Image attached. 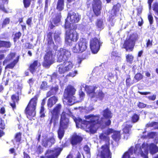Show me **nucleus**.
Listing matches in <instances>:
<instances>
[{
    "instance_id": "nucleus-1",
    "label": "nucleus",
    "mask_w": 158,
    "mask_h": 158,
    "mask_svg": "<svg viewBox=\"0 0 158 158\" xmlns=\"http://www.w3.org/2000/svg\"><path fill=\"white\" fill-rule=\"evenodd\" d=\"M102 115L103 118H100L99 116L89 115L85 116L87 120H82L81 118L74 119L77 127L84 129L86 131L91 133H95L99 126L102 127L105 124L110 125L111 123L110 119L112 118L113 114L111 111L107 109L103 110Z\"/></svg>"
},
{
    "instance_id": "nucleus-2",
    "label": "nucleus",
    "mask_w": 158,
    "mask_h": 158,
    "mask_svg": "<svg viewBox=\"0 0 158 158\" xmlns=\"http://www.w3.org/2000/svg\"><path fill=\"white\" fill-rule=\"evenodd\" d=\"M58 62H64L63 65L59 66L58 71L60 73L63 74L71 70L73 65L70 61L71 54L68 50L61 48L56 52Z\"/></svg>"
},
{
    "instance_id": "nucleus-3",
    "label": "nucleus",
    "mask_w": 158,
    "mask_h": 158,
    "mask_svg": "<svg viewBox=\"0 0 158 158\" xmlns=\"http://www.w3.org/2000/svg\"><path fill=\"white\" fill-rule=\"evenodd\" d=\"M148 150L150 154L153 155L158 152V148L153 143L149 145L143 143L141 147L140 145L137 144L136 145L135 152L137 154L140 153L141 156L144 158H148L147 155Z\"/></svg>"
},
{
    "instance_id": "nucleus-4",
    "label": "nucleus",
    "mask_w": 158,
    "mask_h": 158,
    "mask_svg": "<svg viewBox=\"0 0 158 158\" xmlns=\"http://www.w3.org/2000/svg\"><path fill=\"white\" fill-rule=\"evenodd\" d=\"M76 91V89L71 85L68 86L65 89L64 97V99L67 101V104L72 105L77 102L76 100V98L74 96Z\"/></svg>"
},
{
    "instance_id": "nucleus-5",
    "label": "nucleus",
    "mask_w": 158,
    "mask_h": 158,
    "mask_svg": "<svg viewBox=\"0 0 158 158\" xmlns=\"http://www.w3.org/2000/svg\"><path fill=\"white\" fill-rule=\"evenodd\" d=\"M37 100V98L36 97L31 99L26 108L25 112L28 118H29L30 116L34 117L36 113L35 110Z\"/></svg>"
},
{
    "instance_id": "nucleus-6",
    "label": "nucleus",
    "mask_w": 158,
    "mask_h": 158,
    "mask_svg": "<svg viewBox=\"0 0 158 158\" xmlns=\"http://www.w3.org/2000/svg\"><path fill=\"white\" fill-rule=\"evenodd\" d=\"M66 42L69 45L72 44V41L76 42L79 38L78 34L73 29L66 30Z\"/></svg>"
},
{
    "instance_id": "nucleus-7",
    "label": "nucleus",
    "mask_w": 158,
    "mask_h": 158,
    "mask_svg": "<svg viewBox=\"0 0 158 158\" xmlns=\"http://www.w3.org/2000/svg\"><path fill=\"white\" fill-rule=\"evenodd\" d=\"M138 38V35L136 34H133L131 35L130 37L125 42L123 47L127 51H132L135 44V41Z\"/></svg>"
},
{
    "instance_id": "nucleus-8",
    "label": "nucleus",
    "mask_w": 158,
    "mask_h": 158,
    "mask_svg": "<svg viewBox=\"0 0 158 158\" xmlns=\"http://www.w3.org/2000/svg\"><path fill=\"white\" fill-rule=\"evenodd\" d=\"M97 158H111V153L109 150V145L106 144L98 150Z\"/></svg>"
},
{
    "instance_id": "nucleus-9",
    "label": "nucleus",
    "mask_w": 158,
    "mask_h": 158,
    "mask_svg": "<svg viewBox=\"0 0 158 158\" xmlns=\"http://www.w3.org/2000/svg\"><path fill=\"white\" fill-rule=\"evenodd\" d=\"M61 108V105L57 104L53 110L51 111L52 117L50 121V124L53 123L54 125L55 126L56 123L58 122Z\"/></svg>"
},
{
    "instance_id": "nucleus-10",
    "label": "nucleus",
    "mask_w": 158,
    "mask_h": 158,
    "mask_svg": "<svg viewBox=\"0 0 158 158\" xmlns=\"http://www.w3.org/2000/svg\"><path fill=\"white\" fill-rule=\"evenodd\" d=\"M54 56V52L52 50H50L47 52L44 57L43 66L45 67H48L52 64Z\"/></svg>"
},
{
    "instance_id": "nucleus-11",
    "label": "nucleus",
    "mask_w": 158,
    "mask_h": 158,
    "mask_svg": "<svg viewBox=\"0 0 158 158\" xmlns=\"http://www.w3.org/2000/svg\"><path fill=\"white\" fill-rule=\"evenodd\" d=\"M101 45L99 39L95 38L91 40L90 46L92 52L94 54L97 53Z\"/></svg>"
},
{
    "instance_id": "nucleus-12",
    "label": "nucleus",
    "mask_w": 158,
    "mask_h": 158,
    "mask_svg": "<svg viewBox=\"0 0 158 158\" xmlns=\"http://www.w3.org/2000/svg\"><path fill=\"white\" fill-rule=\"evenodd\" d=\"M93 11L97 16L100 15L102 9V2L100 0H93L92 2Z\"/></svg>"
},
{
    "instance_id": "nucleus-13",
    "label": "nucleus",
    "mask_w": 158,
    "mask_h": 158,
    "mask_svg": "<svg viewBox=\"0 0 158 158\" xmlns=\"http://www.w3.org/2000/svg\"><path fill=\"white\" fill-rule=\"evenodd\" d=\"M62 149L60 148H55L54 150H48L45 153V158H55L59 155Z\"/></svg>"
},
{
    "instance_id": "nucleus-14",
    "label": "nucleus",
    "mask_w": 158,
    "mask_h": 158,
    "mask_svg": "<svg viewBox=\"0 0 158 158\" xmlns=\"http://www.w3.org/2000/svg\"><path fill=\"white\" fill-rule=\"evenodd\" d=\"M98 89L96 90V91L94 94H91V100L94 102H96L98 99L100 100H102L105 96L104 93L102 91L101 89H100L98 87Z\"/></svg>"
},
{
    "instance_id": "nucleus-15",
    "label": "nucleus",
    "mask_w": 158,
    "mask_h": 158,
    "mask_svg": "<svg viewBox=\"0 0 158 158\" xmlns=\"http://www.w3.org/2000/svg\"><path fill=\"white\" fill-rule=\"evenodd\" d=\"M65 113L63 111L62 114L59 127L64 130L67 128L69 124V119L65 117Z\"/></svg>"
},
{
    "instance_id": "nucleus-16",
    "label": "nucleus",
    "mask_w": 158,
    "mask_h": 158,
    "mask_svg": "<svg viewBox=\"0 0 158 158\" xmlns=\"http://www.w3.org/2000/svg\"><path fill=\"white\" fill-rule=\"evenodd\" d=\"M81 19V16L78 13L71 12L68 13L67 20H69L71 23H78Z\"/></svg>"
},
{
    "instance_id": "nucleus-17",
    "label": "nucleus",
    "mask_w": 158,
    "mask_h": 158,
    "mask_svg": "<svg viewBox=\"0 0 158 158\" xmlns=\"http://www.w3.org/2000/svg\"><path fill=\"white\" fill-rule=\"evenodd\" d=\"M81 86L85 88V90L89 94V96L91 98V94H94L95 91L98 88V86H87L85 84H83Z\"/></svg>"
},
{
    "instance_id": "nucleus-18",
    "label": "nucleus",
    "mask_w": 158,
    "mask_h": 158,
    "mask_svg": "<svg viewBox=\"0 0 158 158\" xmlns=\"http://www.w3.org/2000/svg\"><path fill=\"white\" fill-rule=\"evenodd\" d=\"M81 53L85 51L87 47V43L85 39L81 38L78 42Z\"/></svg>"
},
{
    "instance_id": "nucleus-19",
    "label": "nucleus",
    "mask_w": 158,
    "mask_h": 158,
    "mask_svg": "<svg viewBox=\"0 0 158 158\" xmlns=\"http://www.w3.org/2000/svg\"><path fill=\"white\" fill-rule=\"evenodd\" d=\"M82 139V138L81 136L75 133L72 135L71 138L72 144L73 145H75L81 142Z\"/></svg>"
},
{
    "instance_id": "nucleus-20",
    "label": "nucleus",
    "mask_w": 158,
    "mask_h": 158,
    "mask_svg": "<svg viewBox=\"0 0 158 158\" xmlns=\"http://www.w3.org/2000/svg\"><path fill=\"white\" fill-rule=\"evenodd\" d=\"M61 15L59 14L56 16L51 21L50 24L49 25V27L51 29H52L55 27V25H57L60 22Z\"/></svg>"
},
{
    "instance_id": "nucleus-21",
    "label": "nucleus",
    "mask_w": 158,
    "mask_h": 158,
    "mask_svg": "<svg viewBox=\"0 0 158 158\" xmlns=\"http://www.w3.org/2000/svg\"><path fill=\"white\" fill-rule=\"evenodd\" d=\"M40 66V63L38 60H35L31 64L29 67L30 71L33 73L36 72L37 69H39Z\"/></svg>"
},
{
    "instance_id": "nucleus-22",
    "label": "nucleus",
    "mask_w": 158,
    "mask_h": 158,
    "mask_svg": "<svg viewBox=\"0 0 158 158\" xmlns=\"http://www.w3.org/2000/svg\"><path fill=\"white\" fill-rule=\"evenodd\" d=\"M136 149V146L135 148L133 147H131L129 150L128 151L125 153L123 155L122 158H129L130 156L132 155L134 153L135 155H138L140 153L137 154L135 152V149Z\"/></svg>"
},
{
    "instance_id": "nucleus-23",
    "label": "nucleus",
    "mask_w": 158,
    "mask_h": 158,
    "mask_svg": "<svg viewBox=\"0 0 158 158\" xmlns=\"http://www.w3.org/2000/svg\"><path fill=\"white\" fill-rule=\"evenodd\" d=\"M55 142V140L54 138L51 137L48 139L46 141L43 142V145L45 147H50Z\"/></svg>"
},
{
    "instance_id": "nucleus-24",
    "label": "nucleus",
    "mask_w": 158,
    "mask_h": 158,
    "mask_svg": "<svg viewBox=\"0 0 158 158\" xmlns=\"http://www.w3.org/2000/svg\"><path fill=\"white\" fill-rule=\"evenodd\" d=\"M57 98L53 96L49 98L48 101L47 105L48 107H51L56 104L57 101Z\"/></svg>"
},
{
    "instance_id": "nucleus-25",
    "label": "nucleus",
    "mask_w": 158,
    "mask_h": 158,
    "mask_svg": "<svg viewBox=\"0 0 158 158\" xmlns=\"http://www.w3.org/2000/svg\"><path fill=\"white\" fill-rule=\"evenodd\" d=\"M11 99L12 102H10V105L13 109H14L16 107V102L19 101V96L18 95H13L11 97Z\"/></svg>"
},
{
    "instance_id": "nucleus-26",
    "label": "nucleus",
    "mask_w": 158,
    "mask_h": 158,
    "mask_svg": "<svg viewBox=\"0 0 158 158\" xmlns=\"http://www.w3.org/2000/svg\"><path fill=\"white\" fill-rule=\"evenodd\" d=\"M15 56V54L14 52H11L9 54H8L5 59L3 62V64H6L7 63L9 62L10 61L13 59Z\"/></svg>"
},
{
    "instance_id": "nucleus-27",
    "label": "nucleus",
    "mask_w": 158,
    "mask_h": 158,
    "mask_svg": "<svg viewBox=\"0 0 158 158\" xmlns=\"http://www.w3.org/2000/svg\"><path fill=\"white\" fill-rule=\"evenodd\" d=\"M123 132L126 134L128 133L129 130L132 127V125L130 123H124L123 125Z\"/></svg>"
},
{
    "instance_id": "nucleus-28",
    "label": "nucleus",
    "mask_w": 158,
    "mask_h": 158,
    "mask_svg": "<svg viewBox=\"0 0 158 158\" xmlns=\"http://www.w3.org/2000/svg\"><path fill=\"white\" fill-rule=\"evenodd\" d=\"M64 0H58L56 9L59 11H61L64 9Z\"/></svg>"
},
{
    "instance_id": "nucleus-29",
    "label": "nucleus",
    "mask_w": 158,
    "mask_h": 158,
    "mask_svg": "<svg viewBox=\"0 0 158 158\" xmlns=\"http://www.w3.org/2000/svg\"><path fill=\"white\" fill-rule=\"evenodd\" d=\"M19 56H18L10 64H8L6 67L5 69H12L19 61Z\"/></svg>"
},
{
    "instance_id": "nucleus-30",
    "label": "nucleus",
    "mask_w": 158,
    "mask_h": 158,
    "mask_svg": "<svg viewBox=\"0 0 158 158\" xmlns=\"http://www.w3.org/2000/svg\"><path fill=\"white\" fill-rule=\"evenodd\" d=\"M58 86H56L52 88L51 90L49 91L47 94V97H49L52 95L55 94L58 90Z\"/></svg>"
},
{
    "instance_id": "nucleus-31",
    "label": "nucleus",
    "mask_w": 158,
    "mask_h": 158,
    "mask_svg": "<svg viewBox=\"0 0 158 158\" xmlns=\"http://www.w3.org/2000/svg\"><path fill=\"white\" fill-rule=\"evenodd\" d=\"M120 135L119 132L115 131L114 132L113 135H112V138L115 141H118L120 139Z\"/></svg>"
},
{
    "instance_id": "nucleus-32",
    "label": "nucleus",
    "mask_w": 158,
    "mask_h": 158,
    "mask_svg": "<svg viewBox=\"0 0 158 158\" xmlns=\"http://www.w3.org/2000/svg\"><path fill=\"white\" fill-rule=\"evenodd\" d=\"M65 131L64 130L59 128L57 131L58 137L61 140L64 136Z\"/></svg>"
},
{
    "instance_id": "nucleus-33",
    "label": "nucleus",
    "mask_w": 158,
    "mask_h": 158,
    "mask_svg": "<svg viewBox=\"0 0 158 158\" xmlns=\"http://www.w3.org/2000/svg\"><path fill=\"white\" fill-rule=\"evenodd\" d=\"M11 44L10 42L0 41V47H5L7 48L10 47Z\"/></svg>"
},
{
    "instance_id": "nucleus-34",
    "label": "nucleus",
    "mask_w": 158,
    "mask_h": 158,
    "mask_svg": "<svg viewBox=\"0 0 158 158\" xmlns=\"http://www.w3.org/2000/svg\"><path fill=\"white\" fill-rule=\"evenodd\" d=\"M79 47V44L78 42V43L72 48L73 52L76 53H81L80 48Z\"/></svg>"
},
{
    "instance_id": "nucleus-35",
    "label": "nucleus",
    "mask_w": 158,
    "mask_h": 158,
    "mask_svg": "<svg viewBox=\"0 0 158 158\" xmlns=\"http://www.w3.org/2000/svg\"><path fill=\"white\" fill-rule=\"evenodd\" d=\"M98 69V67H96L94 69L93 71V76H94L96 75L97 77H99V76H100L101 74H102V72H99Z\"/></svg>"
},
{
    "instance_id": "nucleus-36",
    "label": "nucleus",
    "mask_w": 158,
    "mask_h": 158,
    "mask_svg": "<svg viewBox=\"0 0 158 158\" xmlns=\"http://www.w3.org/2000/svg\"><path fill=\"white\" fill-rule=\"evenodd\" d=\"M153 10L155 15L158 16V3L156 2L153 5Z\"/></svg>"
},
{
    "instance_id": "nucleus-37",
    "label": "nucleus",
    "mask_w": 158,
    "mask_h": 158,
    "mask_svg": "<svg viewBox=\"0 0 158 158\" xmlns=\"http://www.w3.org/2000/svg\"><path fill=\"white\" fill-rule=\"evenodd\" d=\"M96 25L98 28L102 29L103 28V22L102 20L98 19L97 21Z\"/></svg>"
},
{
    "instance_id": "nucleus-38",
    "label": "nucleus",
    "mask_w": 158,
    "mask_h": 158,
    "mask_svg": "<svg viewBox=\"0 0 158 158\" xmlns=\"http://www.w3.org/2000/svg\"><path fill=\"white\" fill-rule=\"evenodd\" d=\"M126 57L127 61L131 63L133 60V56L132 55L128 54L127 55Z\"/></svg>"
},
{
    "instance_id": "nucleus-39",
    "label": "nucleus",
    "mask_w": 158,
    "mask_h": 158,
    "mask_svg": "<svg viewBox=\"0 0 158 158\" xmlns=\"http://www.w3.org/2000/svg\"><path fill=\"white\" fill-rule=\"evenodd\" d=\"M104 131L105 134H106V135H109L112 133H113L114 134V132L115 131L114 130L111 128H108Z\"/></svg>"
},
{
    "instance_id": "nucleus-40",
    "label": "nucleus",
    "mask_w": 158,
    "mask_h": 158,
    "mask_svg": "<svg viewBox=\"0 0 158 158\" xmlns=\"http://www.w3.org/2000/svg\"><path fill=\"white\" fill-rule=\"evenodd\" d=\"M48 87L47 82L45 81L43 82L40 85V88L41 89L45 90Z\"/></svg>"
},
{
    "instance_id": "nucleus-41",
    "label": "nucleus",
    "mask_w": 158,
    "mask_h": 158,
    "mask_svg": "<svg viewBox=\"0 0 158 158\" xmlns=\"http://www.w3.org/2000/svg\"><path fill=\"white\" fill-rule=\"evenodd\" d=\"M21 139V134L18 133L16 134L15 137V139L17 142H19Z\"/></svg>"
},
{
    "instance_id": "nucleus-42",
    "label": "nucleus",
    "mask_w": 158,
    "mask_h": 158,
    "mask_svg": "<svg viewBox=\"0 0 158 158\" xmlns=\"http://www.w3.org/2000/svg\"><path fill=\"white\" fill-rule=\"evenodd\" d=\"M115 20L113 18H110L108 22V25L109 27H112L114 25Z\"/></svg>"
},
{
    "instance_id": "nucleus-43",
    "label": "nucleus",
    "mask_w": 158,
    "mask_h": 158,
    "mask_svg": "<svg viewBox=\"0 0 158 158\" xmlns=\"http://www.w3.org/2000/svg\"><path fill=\"white\" fill-rule=\"evenodd\" d=\"M134 78L137 81L141 80L143 78V76L140 73L136 74L134 77Z\"/></svg>"
},
{
    "instance_id": "nucleus-44",
    "label": "nucleus",
    "mask_w": 158,
    "mask_h": 158,
    "mask_svg": "<svg viewBox=\"0 0 158 158\" xmlns=\"http://www.w3.org/2000/svg\"><path fill=\"white\" fill-rule=\"evenodd\" d=\"M10 22V19L9 18H6L3 21L2 24V27H5L6 25L8 24Z\"/></svg>"
},
{
    "instance_id": "nucleus-45",
    "label": "nucleus",
    "mask_w": 158,
    "mask_h": 158,
    "mask_svg": "<svg viewBox=\"0 0 158 158\" xmlns=\"http://www.w3.org/2000/svg\"><path fill=\"white\" fill-rule=\"evenodd\" d=\"M139 118V116L136 114H135L132 117V121L134 123L137 122Z\"/></svg>"
},
{
    "instance_id": "nucleus-46",
    "label": "nucleus",
    "mask_w": 158,
    "mask_h": 158,
    "mask_svg": "<svg viewBox=\"0 0 158 158\" xmlns=\"http://www.w3.org/2000/svg\"><path fill=\"white\" fill-rule=\"evenodd\" d=\"M54 38L56 42L59 43L60 42V38L59 36L57 34H55L54 35Z\"/></svg>"
},
{
    "instance_id": "nucleus-47",
    "label": "nucleus",
    "mask_w": 158,
    "mask_h": 158,
    "mask_svg": "<svg viewBox=\"0 0 158 158\" xmlns=\"http://www.w3.org/2000/svg\"><path fill=\"white\" fill-rule=\"evenodd\" d=\"M148 19L149 21L150 24H152L153 23V19L152 16V15L151 13L148 14Z\"/></svg>"
},
{
    "instance_id": "nucleus-48",
    "label": "nucleus",
    "mask_w": 158,
    "mask_h": 158,
    "mask_svg": "<svg viewBox=\"0 0 158 158\" xmlns=\"http://www.w3.org/2000/svg\"><path fill=\"white\" fill-rule=\"evenodd\" d=\"M24 6L25 7L27 8L29 6L30 4V0H23Z\"/></svg>"
},
{
    "instance_id": "nucleus-49",
    "label": "nucleus",
    "mask_w": 158,
    "mask_h": 158,
    "mask_svg": "<svg viewBox=\"0 0 158 158\" xmlns=\"http://www.w3.org/2000/svg\"><path fill=\"white\" fill-rule=\"evenodd\" d=\"M104 133H102L100 134L99 136L100 138L102 140H105L107 139V135H106L105 133V131H103Z\"/></svg>"
},
{
    "instance_id": "nucleus-50",
    "label": "nucleus",
    "mask_w": 158,
    "mask_h": 158,
    "mask_svg": "<svg viewBox=\"0 0 158 158\" xmlns=\"http://www.w3.org/2000/svg\"><path fill=\"white\" fill-rule=\"evenodd\" d=\"M120 7V4L119 3H118L115 5L114 6L113 9H114L117 12L119 11Z\"/></svg>"
},
{
    "instance_id": "nucleus-51",
    "label": "nucleus",
    "mask_w": 158,
    "mask_h": 158,
    "mask_svg": "<svg viewBox=\"0 0 158 158\" xmlns=\"http://www.w3.org/2000/svg\"><path fill=\"white\" fill-rule=\"evenodd\" d=\"M48 44H51L52 42V37L51 35V33H49L48 35Z\"/></svg>"
},
{
    "instance_id": "nucleus-52",
    "label": "nucleus",
    "mask_w": 158,
    "mask_h": 158,
    "mask_svg": "<svg viewBox=\"0 0 158 158\" xmlns=\"http://www.w3.org/2000/svg\"><path fill=\"white\" fill-rule=\"evenodd\" d=\"M77 74V71H75L74 72H73L69 73L67 75V76H69L73 77L75 76Z\"/></svg>"
},
{
    "instance_id": "nucleus-53",
    "label": "nucleus",
    "mask_w": 158,
    "mask_h": 158,
    "mask_svg": "<svg viewBox=\"0 0 158 158\" xmlns=\"http://www.w3.org/2000/svg\"><path fill=\"white\" fill-rule=\"evenodd\" d=\"M117 13V12L114 9H113L110 12V17L111 18L114 17L116 15Z\"/></svg>"
},
{
    "instance_id": "nucleus-54",
    "label": "nucleus",
    "mask_w": 158,
    "mask_h": 158,
    "mask_svg": "<svg viewBox=\"0 0 158 158\" xmlns=\"http://www.w3.org/2000/svg\"><path fill=\"white\" fill-rule=\"evenodd\" d=\"M152 40H150L148 39V40H146L147 43H146V47L148 48L149 47H151L152 44Z\"/></svg>"
},
{
    "instance_id": "nucleus-55",
    "label": "nucleus",
    "mask_w": 158,
    "mask_h": 158,
    "mask_svg": "<svg viewBox=\"0 0 158 158\" xmlns=\"http://www.w3.org/2000/svg\"><path fill=\"white\" fill-rule=\"evenodd\" d=\"M157 123L156 122H152L149 123L146 125V127H152L155 126L156 125Z\"/></svg>"
},
{
    "instance_id": "nucleus-56",
    "label": "nucleus",
    "mask_w": 158,
    "mask_h": 158,
    "mask_svg": "<svg viewBox=\"0 0 158 158\" xmlns=\"http://www.w3.org/2000/svg\"><path fill=\"white\" fill-rule=\"evenodd\" d=\"M84 149L87 154H89L90 153V149L87 145H85L84 147Z\"/></svg>"
},
{
    "instance_id": "nucleus-57",
    "label": "nucleus",
    "mask_w": 158,
    "mask_h": 158,
    "mask_svg": "<svg viewBox=\"0 0 158 158\" xmlns=\"http://www.w3.org/2000/svg\"><path fill=\"white\" fill-rule=\"evenodd\" d=\"M21 35V33L20 32H18L15 34V37L14 38V41H16L15 39H19Z\"/></svg>"
},
{
    "instance_id": "nucleus-58",
    "label": "nucleus",
    "mask_w": 158,
    "mask_h": 158,
    "mask_svg": "<svg viewBox=\"0 0 158 158\" xmlns=\"http://www.w3.org/2000/svg\"><path fill=\"white\" fill-rule=\"evenodd\" d=\"M0 128L3 129L5 128V124L3 121L0 118Z\"/></svg>"
},
{
    "instance_id": "nucleus-59",
    "label": "nucleus",
    "mask_w": 158,
    "mask_h": 158,
    "mask_svg": "<svg viewBox=\"0 0 158 158\" xmlns=\"http://www.w3.org/2000/svg\"><path fill=\"white\" fill-rule=\"evenodd\" d=\"M79 95L81 99L82 100L85 96V94L82 91H81L79 92Z\"/></svg>"
},
{
    "instance_id": "nucleus-60",
    "label": "nucleus",
    "mask_w": 158,
    "mask_h": 158,
    "mask_svg": "<svg viewBox=\"0 0 158 158\" xmlns=\"http://www.w3.org/2000/svg\"><path fill=\"white\" fill-rule=\"evenodd\" d=\"M156 97V95H153L152 96H150L148 97V98L150 100L154 101L155 100Z\"/></svg>"
},
{
    "instance_id": "nucleus-61",
    "label": "nucleus",
    "mask_w": 158,
    "mask_h": 158,
    "mask_svg": "<svg viewBox=\"0 0 158 158\" xmlns=\"http://www.w3.org/2000/svg\"><path fill=\"white\" fill-rule=\"evenodd\" d=\"M131 79L130 77L127 78L126 80V85L127 87H129L131 85V83H130Z\"/></svg>"
},
{
    "instance_id": "nucleus-62",
    "label": "nucleus",
    "mask_w": 158,
    "mask_h": 158,
    "mask_svg": "<svg viewBox=\"0 0 158 158\" xmlns=\"http://www.w3.org/2000/svg\"><path fill=\"white\" fill-rule=\"evenodd\" d=\"M138 106L139 108H143L146 107V105L141 102H139L138 104Z\"/></svg>"
},
{
    "instance_id": "nucleus-63",
    "label": "nucleus",
    "mask_w": 158,
    "mask_h": 158,
    "mask_svg": "<svg viewBox=\"0 0 158 158\" xmlns=\"http://www.w3.org/2000/svg\"><path fill=\"white\" fill-rule=\"evenodd\" d=\"M118 56V53L115 51H113L111 53V56L113 58H114V57H117Z\"/></svg>"
},
{
    "instance_id": "nucleus-64",
    "label": "nucleus",
    "mask_w": 158,
    "mask_h": 158,
    "mask_svg": "<svg viewBox=\"0 0 158 158\" xmlns=\"http://www.w3.org/2000/svg\"><path fill=\"white\" fill-rule=\"evenodd\" d=\"M31 18L28 19L27 21V24L30 27L31 26Z\"/></svg>"
}]
</instances>
